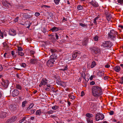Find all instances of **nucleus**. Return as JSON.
<instances>
[{"instance_id":"f257e3e1","label":"nucleus","mask_w":123,"mask_h":123,"mask_svg":"<svg viewBox=\"0 0 123 123\" xmlns=\"http://www.w3.org/2000/svg\"><path fill=\"white\" fill-rule=\"evenodd\" d=\"M93 95L95 97L99 96L102 94V91L101 87L97 86H94L92 87Z\"/></svg>"},{"instance_id":"f03ea898","label":"nucleus","mask_w":123,"mask_h":123,"mask_svg":"<svg viewBox=\"0 0 123 123\" xmlns=\"http://www.w3.org/2000/svg\"><path fill=\"white\" fill-rule=\"evenodd\" d=\"M117 32L114 30H111L108 34V37L111 38L113 41H115L116 39V36L117 35Z\"/></svg>"},{"instance_id":"7ed1b4c3","label":"nucleus","mask_w":123,"mask_h":123,"mask_svg":"<svg viewBox=\"0 0 123 123\" xmlns=\"http://www.w3.org/2000/svg\"><path fill=\"white\" fill-rule=\"evenodd\" d=\"M112 45V43L109 41H106L103 42L101 46L105 49H108L110 48Z\"/></svg>"},{"instance_id":"20e7f679","label":"nucleus","mask_w":123,"mask_h":123,"mask_svg":"<svg viewBox=\"0 0 123 123\" xmlns=\"http://www.w3.org/2000/svg\"><path fill=\"white\" fill-rule=\"evenodd\" d=\"M92 53L93 54H98L99 53L100 50L98 47L96 46H93L89 48Z\"/></svg>"},{"instance_id":"39448f33","label":"nucleus","mask_w":123,"mask_h":123,"mask_svg":"<svg viewBox=\"0 0 123 123\" xmlns=\"http://www.w3.org/2000/svg\"><path fill=\"white\" fill-rule=\"evenodd\" d=\"M104 117V116L103 114L98 113L95 115V119L97 121H98L99 120L103 119Z\"/></svg>"},{"instance_id":"423d86ee","label":"nucleus","mask_w":123,"mask_h":123,"mask_svg":"<svg viewBox=\"0 0 123 123\" xmlns=\"http://www.w3.org/2000/svg\"><path fill=\"white\" fill-rule=\"evenodd\" d=\"M17 119V117L13 116L7 119L6 123H13L16 121Z\"/></svg>"},{"instance_id":"0eeeda50","label":"nucleus","mask_w":123,"mask_h":123,"mask_svg":"<svg viewBox=\"0 0 123 123\" xmlns=\"http://www.w3.org/2000/svg\"><path fill=\"white\" fill-rule=\"evenodd\" d=\"M55 61L54 60L49 59L47 62V65L49 67H51L54 65Z\"/></svg>"},{"instance_id":"6e6552de","label":"nucleus","mask_w":123,"mask_h":123,"mask_svg":"<svg viewBox=\"0 0 123 123\" xmlns=\"http://www.w3.org/2000/svg\"><path fill=\"white\" fill-rule=\"evenodd\" d=\"M18 107V106L16 104H12L9 106V108L11 110L14 111L17 110Z\"/></svg>"},{"instance_id":"1a4fd4ad","label":"nucleus","mask_w":123,"mask_h":123,"mask_svg":"<svg viewBox=\"0 0 123 123\" xmlns=\"http://www.w3.org/2000/svg\"><path fill=\"white\" fill-rule=\"evenodd\" d=\"M47 80L46 78H43L41 81V83L39 85V86L40 87H41L43 85H45L47 83Z\"/></svg>"},{"instance_id":"9d476101","label":"nucleus","mask_w":123,"mask_h":123,"mask_svg":"<svg viewBox=\"0 0 123 123\" xmlns=\"http://www.w3.org/2000/svg\"><path fill=\"white\" fill-rule=\"evenodd\" d=\"M80 54L81 52L75 50L74 51L72 55V59L75 60L78 55Z\"/></svg>"},{"instance_id":"9b49d317","label":"nucleus","mask_w":123,"mask_h":123,"mask_svg":"<svg viewBox=\"0 0 123 123\" xmlns=\"http://www.w3.org/2000/svg\"><path fill=\"white\" fill-rule=\"evenodd\" d=\"M19 93L18 90H14L12 92L11 95L13 97H15L18 96Z\"/></svg>"},{"instance_id":"f8f14e48","label":"nucleus","mask_w":123,"mask_h":123,"mask_svg":"<svg viewBox=\"0 0 123 123\" xmlns=\"http://www.w3.org/2000/svg\"><path fill=\"white\" fill-rule=\"evenodd\" d=\"M9 81L7 80H6L3 81L2 83V85L5 88H6L8 85Z\"/></svg>"},{"instance_id":"ddd939ff","label":"nucleus","mask_w":123,"mask_h":123,"mask_svg":"<svg viewBox=\"0 0 123 123\" xmlns=\"http://www.w3.org/2000/svg\"><path fill=\"white\" fill-rule=\"evenodd\" d=\"M37 60L35 58H32L30 60V63L32 64H35L37 63Z\"/></svg>"},{"instance_id":"4468645a","label":"nucleus","mask_w":123,"mask_h":123,"mask_svg":"<svg viewBox=\"0 0 123 123\" xmlns=\"http://www.w3.org/2000/svg\"><path fill=\"white\" fill-rule=\"evenodd\" d=\"M89 106L90 108L92 109V110L94 111H95L96 110V105L94 104V103L92 102H90L89 103Z\"/></svg>"},{"instance_id":"2eb2a0df","label":"nucleus","mask_w":123,"mask_h":123,"mask_svg":"<svg viewBox=\"0 0 123 123\" xmlns=\"http://www.w3.org/2000/svg\"><path fill=\"white\" fill-rule=\"evenodd\" d=\"M89 3L90 4L95 7H97L98 6V3L92 0L91 1L89 2Z\"/></svg>"},{"instance_id":"dca6fc26","label":"nucleus","mask_w":123,"mask_h":123,"mask_svg":"<svg viewBox=\"0 0 123 123\" xmlns=\"http://www.w3.org/2000/svg\"><path fill=\"white\" fill-rule=\"evenodd\" d=\"M50 59L51 60H56L57 58V56L56 54H54L51 55L50 57Z\"/></svg>"},{"instance_id":"f3484780","label":"nucleus","mask_w":123,"mask_h":123,"mask_svg":"<svg viewBox=\"0 0 123 123\" xmlns=\"http://www.w3.org/2000/svg\"><path fill=\"white\" fill-rule=\"evenodd\" d=\"M2 3L3 5L6 7H8L10 5V3L8 2L7 1H2Z\"/></svg>"},{"instance_id":"a211bd4d","label":"nucleus","mask_w":123,"mask_h":123,"mask_svg":"<svg viewBox=\"0 0 123 123\" xmlns=\"http://www.w3.org/2000/svg\"><path fill=\"white\" fill-rule=\"evenodd\" d=\"M9 33L10 35L12 36H14L16 35V32L13 29H12L10 30Z\"/></svg>"},{"instance_id":"6ab92c4d","label":"nucleus","mask_w":123,"mask_h":123,"mask_svg":"<svg viewBox=\"0 0 123 123\" xmlns=\"http://www.w3.org/2000/svg\"><path fill=\"white\" fill-rule=\"evenodd\" d=\"M68 66L67 65H63L61 67L60 70H61L64 71L68 69Z\"/></svg>"},{"instance_id":"aec40b11","label":"nucleus","mask_w":123,"mask_h":123,"mask_svg":"<svg viewBox=\"0 0 123 123\" xmlns=\"http://www.w3.org/2000/svg\"><path fill=\"white\" fill-rule=\"evenodd\" d=\"M6 113L5 112H1L0 113V117L3 118L6 117Z\"/></svg>"},{"instance_id":"412c9836","label":"nucleus","mask_w":123,"mask_h":123,"mask_svg":"<svg viewBox=\"0 0 123 123\" xmlns=\"http://www.w3.org/2000/svg\"><path fill=\"white\" fill-rule=\"evenodd\" d=\"M59 27H54L51 29L50 30L52 31V32H56L59 30L60 29H59Z\"/></svg>"},{"instance_id":"4be33fe9","label":"nucleus","mask_w":123,"mask_h":123,"mask_svg":"<svg viewBox=\"0 0 123 123\" xmlns=\"http://www.w3.org/2000/svg\"><path fill=\"white\" fill-rule=\"evenodd\" d=\"M31 23H30L28 21L24 23V25L25 27L28 28H29L30 27L31 24Z\"/></svg>"},{"instance_id":"5701e85b","label":"nucleus","mask_w":123,"mask_h":123,"mask_svg":"<svg viewBox=\"0 0 123 123\" xmlns=\"http://www.w3.org/2000/svg\"><path fill=\"white\" fill-rule=\"evenodd\" d=\"M104 72L103 71L100 70L98 72V75L100 77L103 76L104 74Z\"/></svg>"},{"instance_id":"b1692460","label":"nucleus","mask_w":123,"mask_h":123,"mask_svg":"<svg viewBox=\"0 0 123 123\" xmlns=\"http://www.w3.org/2000/svg\"><path fill=\"white\" fill-rule=\"evenodd\" d=\"M120 68L119 66H117L114 68V70L117 72H119L120 70Z\"/></svg>"},{"instance_id":"393cba45","label":"nucleus","mask_w":123,"mask_h":123,"mask_svg":"<svg viewBox=\"0 0 123 123\" xmlns=\"http://www.w3.org/2000/svg\"><path fill=\"white\" fill-rule=\"evenodd\" d=\"M48 19L52 18L53 17V13L51 12H49L48 13Z\"/></svg>"},{"instance_id":"a878e982","label":"nucleus","mask_w":123,"mask_h":123,"mask_svg":"<svg viewBox=\"0 0 123 123\" xmlns=\"http://www.w3.org/2000/svg\"><path fill=\"white\" fill-rule=\"evenodd\" d=\"M10 54L8 53H5L4 55V57L5 58H8L9 57Z\"/></svg>"},{"instance_id":"bb28decb","label":"nucleus","mask_w":123,"mask_h":123,"mask_svg":"<svg viewBox=\"0 0 123 123\" xmlns=\"http://www.w3.org/2000/svg\"><path fill=\"white\" fill-rule=\"evenodd\" d=\"M23 17L24 18L26 19H27L30 18L31 17L28 14L25 13L23 15Z\"/></svg>"},{"instance_id":"cd10ccee","label":"nucleus","mask_w":123,"mask_h":123,"mask_svg":"<svg viewBox=\"0 0 123 123\" xmlns=\"http://www.w3.org/2000/svg\"><path fill=\"white\" fill-rule=\"evenodd\" d=\"M106 18L108 21H110L111 18H112L111 15L110 14H108L106 15Z\"/></svg>"},{"instance_id":"c85d7f7f","label":"nucleus","mask_w":123,"mask_h":123,"mask_svg":"<svg viewBox=\"0 0 123 123\" xmlns=\"http://www.w3.org/2000/svg\"><path fill=\"white\" fill-rule=\"evenodd\" d=\"M59 108V107L56 105H55L52 107V109L53 110H56L58 109Z\"/></svg>"},{"instance_id":"c756f323","label":"nucleus","mask_w":123,"mask_h":123,"mask_svg":"<svg viewBox=\"0 0 123 123\" xmlns=\"http://www.w3.org/2000/svg\"><path fill=\"white\" fill-rule=\"evenodd\" d=\"M41 110H38L37 111H36V114L37 115L40 116V115H41Z\"/></svg>"},{"instance_id":"7c9ffc66","label":"nucleus","mask_w":123,"mask_h":123,"mask_svg":"<svg viewBox=\"0 0 123 123\" xmlns=\"http://www.w3.org/2000/svg\"><path fill=\"white\" fill-rule=\"evenodd\" d=\"M11 54L12 56L16 58L17 55V53L16 54H15L14 51H12L11 52Z\"/></svg>"},{"instance_id":"2f4dec72","label":"nucleus","mask_w":123,"mask_h":123,"mask_svg":"<svg viewBox=\"0 0 123 123\" xmlns=\"http://www.w3.org/2000/svg\"><path fill=\"white\" fill-rule=\"evenodd\" d=\"M27 103V101L26 100L22 102V107H25V106L26 104Z\"/></svg>"},{"instance_id":"473e14b6","label":"nucleus","mask_w":123,"mask_h":123,"mask_svg":"<svg viewBox=\"0 0 123 123\" xmlns=\"http://www.w3.org/2000/svg\"><path fill=\"white\" fill-rule=\"evenodd\" d=\"M77 8L79 10H82L83 8V7L82 6L80 5H79L77 6Z\"/></svg>"},{"instance_id":"72a5a7b5","label":"nucleus","mask_w":123,"mask_h":123,"mask_svg":"<svg viewBox=\"0 0 123 123\" xmlns=\"http://www.w3.org/2000/svg\"><path fill=\"white\" fill-rule=\"evenodd\" d=\"M16 53L18 55H20V56H23L24 55V53L21 51H18Z\"/></svg>"},{"instance_id":"f704fd0d","label":"nucleus","mask_w":123,"mask_h":123,"mask_svg":"<svg viewBox=\"0 0 123 123\" xmlns=\"http://www.w3.org/2000/svg\"><path fill=\"white\" fill-rule=\"evenodd\" d=\"M68 96L69 98L73 100L75 98V97L74 95H72L71 94H69Z\"/></svg>"},{"instance_id":"c9c22d12","label":"nucleus","mask_w":123,"mask_h":123,"mask_svg":"<svg viewBox=\"0 0 123 123\" xmlns=\"http://www.w3.org/2000/svg\"><path fill=\"white\" fill-rule=\"evenodd\" d=\"M99 18V17L98 16H97L94 19L93 23L96 25L97 24L96 20Z\"/></svg>"},{"instance_id":"e433bc0d","label":"nucleus","mask_w":123,"mask_h":123,"mask_svg":"<svg viewBox=\"0 0 123 123\" xmlns=\"http://www.w3.org/2000/svg\"><path fill=\"white\" fill-rule=\"evenodd\" d=\"M34 104L33 103L31 104L29 107L27 108L26 110H28L34 106Z\"/></svg>"},{"instance_id":"4c0bfd02","label":"nucleus","mask_w":123,"mask_h":123,"mask_svg":"<svg viewBox=\"0 0 123 123\" xmlns=\"http://www.w3.org/2000/svg\"><path fill=\"white\" fill-rule=\"evenodd\" d=\"M86 116L87 117L90 118L92 117L93 116V115L89 113L86 114Z\"/></svg>"},{"instance_id":"58836bf2","label":"nucleus","mask_w":123,"mask_h":123,"mask_svg":"<svg viewBox=\"0 0 123 123\" xmlns=\"http://www.w3.org/2000/svg\"><path fill=\"white\" fill-rule=\"evenodd\" d=\"M15 86L16 88L20 90H21L22 88L21 86L19 84L16 85Z\"/></svg>"},{"instance_id":"ea45409f","label":"nucleus","mask_w":123,"mask_h":123,"mask_svg":"<svg viewBox=\"0 0 123 123\" xmlns=\"http://www.w3.org/2000/svg\"><path fill=\"white\" fill-rule=\"evenodd\" d=\"M3 47L6 48H8V46L7 45V44L5 42H4L3 43Z\"/></svg>"},{"instance_id":"a19ab883","label":"nucleus","mask_w":123,"mask_h":123,"mask_svg":"<svg viewBox=\"0 0 123 123\" xmlns=\"http://www.w3.org/2000/svg\"><path fill=\"white\" fill-rule=\"evenodd\" d=\"M96 65V63L94 61L93 62L91 65V67L92 68L94 67Z\"/></svg>"},{"instance_id":"79ce46f5","label":"nucleus","mask_w":123,"mask_h":123,"mask_svg":"<svg viewBox=\"0 0 123 123\" xmlns=\"http://www.w3.org/2000/svg\"><path fill=\"white\" fill-rule=\"evenodd\" d=\"M119 83H120L121 84L123 83V76L121 77L120 79L119 80Z\"/></svg>"},{"instance_id":"37998d69","label":"nucleus","mask_w":123,"mask_h":123,"mask_svg":"<svg viewBox=\"0 0 123 123\" xmlns=\"http://www.w3.org/2000/svg\"><path fill=\"white\" fill-rule=\"evenodd\" d=\"M56 50L54 49H50L49 51H50L52 53H54L56 51Z\"/></svg>"},{"instance_id":"c03bdc74","label":"nucleus","mask_w":123,"mask_h":123,"mask_svg":"<svg viewBox=\"0 0 123 123\" xmlns=\"http://www.w3.org/2000/svg\"><path fill=\"white\" fill-rule=\"evenodd\" d=\"M88 38H85L84 39V42L85 43L84 44V45H86L87 42L88 41Z\"/></svg>"},{"instance_id":"a18cd8bd","label":"nucleus","mask_w":123,"mask_h":123,"mask_svg":"<svg viewBox=\"0 0 123 123\" xmlns=\"http://www.w3.org/2000/svg\"><path fill=\"white\" fill-rule=\"evenodd\" d=\"M98 37L96 35L93 38V39L95 41H97L98 40Z\"/></svg>"},{"instance_id":"49530a36","label":"nucleus","mask_w":123,"mask_h":123,"mask_svg":"<svg viewBox=\"0 0 123 123\" xmlns=\"http://www.w3.org/2000/svg\"><path fill=\"white\" fill-rule=\"evenodd\" d=\"M60 0H54V2L56 5L58 4L60 1Z\"/></svg>"},{"instance_id":"de8ad7c7","label":"nucleus","mask_w":123,"mask_h":123,"mask_svg":"<svg viewBox=\"0 0 123 123\" xmlns=\"http://www.w3.org/2000/svg\"><path fill=\"white\" fill-rule=\"evenodd\" d=\"M26 117H24L22 119H21L19 121V122L20 123H21L23 122L25 120V119Z\"/></svg>"},{"instance_id":"09e8293b","label":"nucleus","mask_w":123,"mask_h":123,"mask_svg":"<svg viewBox=\"0 0 123 123\" xmlns=\"http://www.w3.org/2000/svg\"><path fill=\"white\" fill-rule=\"evenodd\" d=\"M81 76L83 79H85V74L84 73V72L81 74Z\"/></svg>"},{"instance_id":"8fccbe9b","label":"nucleus","mask_w":123,"mask_h":123,"mask_svg":"<svg viewBox=\"0 0 123 123\" xmlns=\"http://www.w3.org/2000/svg\"><path fill=\"white\" fill-rule=\"evenodd\" d=\"M18 51H21L23 50L22 48L21 47H18Z\"/></svg>"},{"instance_id":"3c124183","label":"nucleus","mask_w":123,"mask_h":123,"mask_svg":"<svg viewBox=\"0 0 123 123\" xmlns=\"http://www.w3.org/2000/svg\"><path fill=\"white\" fill-rule=\"evenodd\" d=\"M55 37L56 39H59V34L58 33H55Z\"/></svg>"},{"instance_id":"603ef678","label":"nucleus","mask_w":123,"mask_h":123,"mask_svg":"<svg viewBox=\"0 0 123 123\" xmlns=\"http://www.w3.org/2000/svg\"><path fill=\"white\" fill-rule=\"evenodd\" d=\"M54 112V111L52 110H51L47 111V113L48 114H52Z\"/></svg>"},{"instance_id":"864d4df0","label":"nucleus","mask_w":123,"mask_h":123,"mask_svg":"<svg viewBox=\"0 0 123 123\" xmlns=\"http://www.w3.org/2000/svg\"><path fill=\"white\" fill-rule=\"evenodd\" d=\"M117 2L120 4H123V0H117Z\"/></svg>"},{"instance_id":"5fc2aeb1","label":"nucleus","mask_w":123,"mask_h":123,"mask_svg":"<svg viewBox=\"0 0 123 123\" xmlns=\"http://www.w3.org/2000/svg\"><path fill=\"white\" fill-rule=\"evenodd\" d=\"M18 17H17L16 18H15L13 21L14 22H17L18 21Z\"/></svg>"},{"instance_id":"6e6d98bb","label":"nucleus","mask_w":123,"mask_h":123,"mask_svg":"<svg viewBox=\"0 0 123 123\" xmlns=\"http://www.w3.org/2000/svg\"><path fill=\"white\" fill-rule=\"evenodd\" d=\"M79 24L82 27H84L87 26L86 24L85 25L81 23H80Z\"/></svg>"},{"instance_id":"4d7b16f0","label":"nucleus","mask_w":123,"mask_h":123,"mask_svg":"<svg viewBox=\"0 0 123 123\" xmlns=\"http://www.w3.org/2000/svg\"><path fill=\"white\" fill-rule=\"evenodd\" d=\"M59 83V84L60 86H64L63 85V84L64 83L62 81V82H60Z\"/></svg>"},{"instance_id":"13d9d810","label":"nucleus","mask_w":123,"mask_h":123,"mask_svg":"<svg viewBox=\"0 0 123 123\" xmlns=\"http://www.w3.org/2000/svg\"><path fill=\"white\" fill-rule=\"evenodd\" d=\"M95 77L96 76L95 75H91L90 77V80H92L93 78Z\"/></svg>"},{"instance_id":"bf43d9fd","label":"nucleus","mask_w":123,"mask_h":123,"mask_svg":"<svg viewBox=\"0 0 123 123\" xmlns=\"http://www.w3.org/2000/svg\"><path fill=\"white\" fill-rule=\"evenodd\" d=\"M30 111L31 112V113L32 114H33L35 111V110H30Z\"/></svg>"},{"instance_id":"052dcab7","label":"nucleus","mask_w":123,"mask_h":123,"mask_svg":"<svg viewBox=\"0 0 123 123\" xmlns=\"http://www.w3.org/2000/svg\"><path fill=\"white\" fill-rule=\"evenodd\" d=\"M40 15V14L38 12L35 13V15L37 17L39 16Z\"/></svg>"},{"instance_id":"680f3d73","label":"nucleus","mask_w":123,"mask_h":123,"mask_svg":"<svg viewBox=\"0 0 123 123\" xmlns=\"http://www.w3.org/2000/svg\"><path fill=\"white\" fill-rule=\"evenodd\" d=\"M109 78V77L108 76H105L104 77V79L105 80H108V78Z\"/></svg>"},{"instance_id":"e2e57ef3","label":"nucleus","mask_w":123,"mask_h":123,"mask_svg":"<svg viewBox=\"0 0 123 123\" xmlns=\"http://www.w3.org/2000/svg\"><path fill=\"white\" fill-rule=\"evenodd\" d=\"M95 83V82L94 81H92L90 83V84L91 85H94Z\"/></svg>"},{"instance_id":"0e129e2a","label":"nucleus","mask_w":123,"mask_h":123,"mask_svg":"<svg viewBox=\"0 0 123 123\" xmlns=\"http://www.w3.org/2000/svg\"><path fill=\"white\" fill-rule=\"evenodd\" d=\"M26 64L24 63H22V64L21 66L22 67H26Z\"/></svg>"},{"instance_id":"69168bd1","label":"nucleus","mask_w":123,"mask_h":123,"mask_svg":"<svg viewBox=\"0 0 123 123\" xmlns=\"http://www.w3.org/2000/svg\"><path fill=\"white\" fill-rule=\"evenodd\" d=\"M109 114L110 115H112L113 114L114 112L113 111H111L110 112H109Z\"/></svg>"},{"instance_id":"338daca9","label":"nucleus","mask_w":123,"mask_h":123,"mask_svg":"<svg viewBox=\"0 0 123 123\" xmlns=\"http://www.w3.org/2000/svg\"><path fill=\"white\" fill-rule=\"evenodd\" d=\"M85 95L84 92V91H82L81 92V95L80 96L81 97H82Z\"/></svg>"},{"instance_id":"774afa93","label":"nucleus","mask_w":123,"mask_h":123,"mask_svg":"<svg viewBox=\"0 0 123 123\" xmlns=\"http://www.w3.org/2000/svg\"><path fill=\"white\" fill-rule=\"evenodd\" d=\"M45 90L49 91L50 90V88H48V87H46L45 88Z\"/></svg>"}]
</instances>
